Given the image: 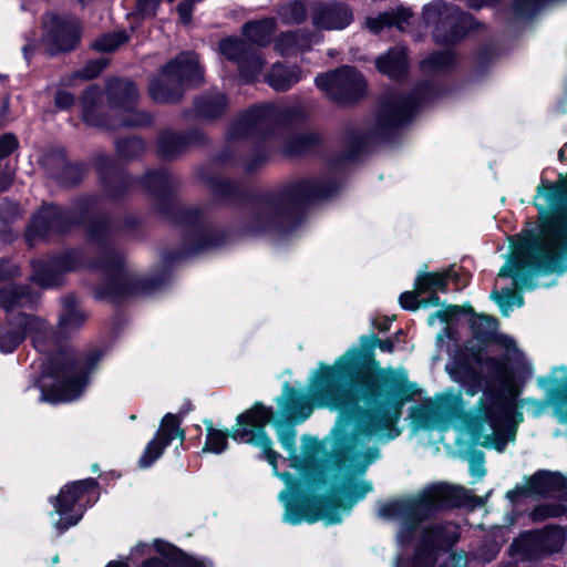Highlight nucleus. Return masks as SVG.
<instances>
[{
    "label": "nucleus",
    "mask_w": 567,
    "mask_h": 567,
    "mask_svg": "<svg viewBox=\"0 0 567 567\" xmlns=\"http://www.w3.org/2000/svg\"><path fill=\"white\" fill-rule=\"evenodd\" d=\"M424 18L427 23L435 22L434 38L437 43H453L463 34V27L467 16L460 12L456 8L447 7L443 2H433L424 8Z\"/></svg>",
    "instance_id": "13"
},
{
    "label": "nucleus",
    "mask_w": 567,
    "mask_h": 567,
    "mask_svg": "<svg viewBox=\"0 0 567 567\" xmlns=\"http://www.w3.org/2000/svg\"><path fill=\"white\" fill-rule=\"evenodd\" d=\"M423 427H440L442 430H446V425H441L437 421H430L422 424Z\"/></svg>",
    "instance_id": "59"
},
{
    "label": "nucleus",
    "mask_w": 567,
    "mask_h": 567,
    "mask_svg": "<svg viewBox=\"0 0 567 567\" xmlns=\"http://www.w3.org/2000/svg\"><path fill=\"white\" fill-rule=\"evenodd\" d=\"M518 392L484 393L468 414L466 430L473 441L487 449L503 452L508 442H514L517 425L523 421L519 408H525L535 416L547 409L543 401L524 399L517 401Z\"/></svg>",
    "instance_id": "3"
},
{
    "label": "nucleus",
    "mask_w": 567,
    "mask_h": 567,
    "mask_svg": "<svg viewBox=\"0 0 567 567\" xmlns=\"http://www.w3.org/2000/svg\"><path fill=\"white\" fill-rule=\"evenodd\" d=\"M274 28L272 19L248 22L244 25V34L252 43L264 45L269 42Z\"/></svg>",
    "instance_id": "32"
},
{
    "label": "nucleus",
    "mask_w": 567,
    "mask_h": 567,
    "mask_svg": "<svg viewBox=\"0 0 567 567\" xmlns=\"http://www.w3.org/2000/svg\"><path fill=\"white\" fill-rule=\"evenodd\" d=\"M468 462L471 475L476 480H481L486 473L484 454L482 452H474L470 456Z\"/></svg>",
    "instance_id": "43"
},
{
    "label": "nucleus",
    "mask_w": 567,
    "mask_h": 567,
    "mask_svg": "<svg viewBox=\"0 0 567 567\" xmlns=\"http://www.w3.org/2000/svg\"><path fill=\"white\" fill-rule=\"evenodd\" d=\"M48 331L47 323L35 317L19 313L13 321L0 326V351L10 353L21 343L27 332L34 333L33 343L40 348L42 336Z\"/></svg>",
    "instance_id": "14"
},
{
    "label": "nucleus",
    "mask_w": 567,
    "mask_h": 567,
    "mask_svg": "<svg viewBox=\"0 0 567 567\" xmlns=\"http://www.w3.org/2000/svg\"><path fill=\"white\" fill-rule=\"evenodd\" d=\"M81 265V256L76 251L62 254L49 261L37 260L32 264V279L42 287L60 284L61 275L76 269Z\"/></svg>",
    "instance_id": "18"
},
{
    "label": "nucleus",
    "mask_w": 567,
    "mask_h": 567,
    "mask_svg": "<svg viewBox=\"0 0 567 567\" xmlns=\"http://www.w3.org/2000/svg\"><path fill=\"white\" fill-rule=\"evenodd\" d=\"M565 509L560 506H550L548 507V517H554L563 514Z\"/></svg>",
    "instance_id": "57"
},
{
    "label": "nucleus",
    "mask_w": 567,
    "mask_h": 567,
    "mask_svg": "<svg viewBox=\"0 0 567 567\" xmlns=\"http://www.w3.org/2000/svg\"><path fill=\"white\" fill-rule=\"evenodd\" d=\"M91 364L78 359L69 351H60L50 357L39 378L40 401L64 403L78 399L84 391Z\"/></svg>",
    "instance_id": "6"
},
{
    "label": "nucleus",
    "mask_w": 567,
    "mask_h": 567,
    "mask_svg": "<svg viewBox=\"0 0 567 567\" xmlns=\"http://www.w3.org/2000/svg\"><path fill=\"white\" fill-rule=\"evenodd\" d=\"M74 103V97L68 92L60 91L55 95V105L60 109H68Z\"/></svg>",
    "instance_id": "49"
},
{
    "label": "nucleus",
    "mask_w": 567,
    "mask_h": 567,
    "mask_svg": "<svg viewBox=\"0 0 567 567\" xmlns=\"http://www.w3.org/2000/svg\"><path fill=\"white\" fill-rule=\"evenodd\" d=\"M105 268L113 272L114 293H127L135 289L137 279L124 267L123 261L120 258L110 257Z\"/></svg>",
    "instance_id": "28"
},
{
    "label": "nucleus",
    "mask_w": 567,
    "mask_h": 567,
    "mask_svg": "<svg viewBox=\"0 0 567 567\" xmlns=\"http://www.w3.org/2000/svg\"><path fill=\"white\" fill-rule=\"evenodd\" d=\"M379 330L381 331H385L389 329V326H388V322H384V323H381V324H377L375 326Z\"/></svg>",
    "instance_id": "62"
},
{
    "label": "nucleus",
    "mask_w": 567,
    "mask_h": 567,
    "mask_svg": "<svg viewBox=\"0 0 567 567\" xmlns=\"http://www.w3.org/2000/svg\"><path fill=\"white\" fill-rule=\"evenodd\" d=\"M281 214V205L277 202H265L252 213L248 229L252 234L271 231L277 227Z\"/></svg>",
    "instance_id": "23"
},
{
    "label": "nucleus",
    "mask_w": 567,
    "mask_h": 567,
    "mask_svg": "<svg viewBox=\"0 0 567 567\" xmlns=\"http://www.w3.org/2000/svg\"><path fill=\"white\" fill-rule=\"evenodd\" d=\"M458 306H446L429 317V324L433 326L436 320L447 322L453 316L458 313Z\"/></svg>",
    "instance_id": "44"
},
{
    "label": "nucleus",
    "mask_w": 567,
    "mask_h": 567,
    "mask_svg": "<svg viewBox=\"0 0 567 567\" xmlns=\"http://www.w3.org/2000/svg\"><path fill=\"white\" fill-rule=\"evenodd\" d=\"M379 348L382 351H389L390 352L393 349V343L390 340L379 341Z\"/></svg>",
    "instance_id": "58"
},
{
    "label": "nucleus",
    "mask_w": 567,
    "mask_h": 567,
    "mask_svg": "<svg viewBox=\"0 0 567 567\" xmlns=\"http://www.w3.org/2000/svg\"><path fill=\"white\" fill-rule=\"evenodd\" d=\"M68 217L64 210L55 206L43 207L32 221L34 231L41 236L64 230Z\"/></svg>",
    "instance_id": "25"
},
{
    "label": "nucleus",
    "mask_w": 567,
    "mask_h": 567,
    "mask_svg": "<svg viewBox=\"0 0 567 567\" xmlns=\"http://www.w3.org/2000/svg\"><path fill=\"white\" fill-rule=\"evenodd\" d=\"M308 143L305 136H298L292 141L293 145H290L287 152L291 155L302 152Z\"/></svg>",
    "instance_id": "51"
},
{
    "label": "nucleus",
    "mask_w": 567,
    "mask_h": 567,
    "mask_svg": "<svg viewBox=\"0 0 567 567\" xmlns=\"http://www.w3.org/2000/svg\"><path fill=\"white\" fill-rule=\"evenodd\" d=\"M127 38L124 32H116L106 34L95 41L94 47L99 51L110 52L117 49L122 43L126 42Z\"/></svg>",
    "instance_id": "42"
},
{
    "label": "nucleus",
    "mask_w": 567,
    "mask_h": 567,
    "mask_svg": "<svg viewBox=\"0 0 567 567\" xmlns=\"http://www.w3.org/2000/svg\"><path fill=\"white\" fill-rule=\"evenodd\" d=\"M278 440L282 447L290 453L296 455V430L291 425L276 424Z\"/></svg>",
    "instance_id": "41"
},
{
    "label": "nucleus",
    "mask_w": 567,
    "mask_h": 567,
    "mask_svg": "<svg viewBox=\"0 0 567 567\" xmlns=\"http://www.w3.org/2000/svg\"><path fill=\"white\" fill-rule=\"evenodd\" d=\"M9 272L4 268V264H0V281L8 277Z\"/></svg>",
    "instance_id": "60"
},
{
    "label": "nucleus",
    "mask_w": 567,
    "mask_h": 567,
    "mask_svg": "<svg viewBox=\"0 0 567 567\" xmlns=\"http://www.w3.org/2000/svg\"><path fill=\"white\" fill-rule=\"evenodd\" d=\"M311 21L317 29L342 30L353 21L352 10L344 3H316Z\"/></svg>",
    "instance_id": "20"
},
{
    "label": "nucleus",
    "mask_w": 567,
    "mask_h": 567,
    "mask_svg": "<svg viewBox=\"0 0 567 567\" xmlns=\"http://www.w3.org/2000/svg\"><path fill=\"white\" fill-rule=\"evenodd\" d=\"M491 297L498 305L504 316H509L514 307H522L524 305L523 296L513 289H503L501 292L493 291Z\"/></svg>",
    "instance_id": "33"
},
{
    "label": "nucleus",
    "mask_w": 567,
    "mask_h": 567,
    "mask_svg": "<svg viewBox=\"0 0 567 567\" xmlns=\"http://www.w3.org/2000/svg\"><path fill=\"white\" fill-rule=\"evenodd\" d=\"M138 92L134 84L127 80H115L107 84V99L110 111L117 116V120L109 122L102 117V107L99 104L101 93L97 87L91 86L82 99L83 117L94 126H132L144 123L140 118H131L134 113V103Z\"/></svg>",
    "instance_id": "7"
},
{
    "label": "nucleus",
    "mask_w": 567,
    "mask_h": 567,
    "mask_svg": "<svg viewBox=\"0 0 567 567\" xmlns=\"http://www.w3.org/2000/svg\"><path fill=\"white\" fill-rule=\"evenodd\" d=\"M219 49L225 58L238 63L239 71L247 81L254 80L264 68L262 60L250 52L247 44L239 39H225Z\"/></svg>",
    "instance_id": "19"
},
{
    "label": "nucleus",
    "mask_w": 567,
    "mask_h": 567,
    "mask_svg": "<svg viewBox=\"0 0 567 567\" xmlns=\"http://www.w3.org/2000/svg\"><path fill=\"white\" fill-rule=\"evenodd\" d=\"M8 205L10 206L11 215H14L17 213V210H18L17 205L16 204H11V203H9Z\"/></svg>",
    "instance_id": "63"
},
{
    "label": "nucleus",
    "mask_w": 567,
    "mask_h": 567,
    "mask_svg": "<svg viewBox=\"0 0 567 567\" xmlns=\"http://www.w3.org/2000/svg\"><path fill=\"white\" fill-rule=\"evenodd\" d=\"M409 9L399 8L396 11L383 12L377 17L365 19V27L374 33L380 32L386 27L395 25L398 29L403 30L404 23L411 18Z\"/></svg>",
    "instance_id": "27"
},
{
    "label": "nucleus",
    "mask_w": 567,
    "mask_h": 567,
    "mask_svg": "<svg viewBox=\"0 0 567 567\" xmlns=\"http://www.w3.org/2000/svg\"><path fill=\"white\" fill-rule=\"evenodd\" d=\"M419 295L420 293H417L416 289H415V292H413V291L403 292L399 299L401 306L404 309L416 310L421 306L420 301L417 300Z\"/></svg>",
    "instance_id": "46"
},
{
    "label": "nucleus",
    "mask_w": 567,
    "mask_h": 567,
    "mask_svg": "<svg viewBox=\"0 0 567 567\" xmlns=\"http://www.w3.org/2000/svg\"><path fill=\"white\" fill-rule=\"evenodd\" d=\"M301 72L297 66L286 68L282 64H275L267 76V82L276 91H286L297 83Z\"/></svg>",
    "instance_id": "29"
},
{
    "label": "nucleus",
    "mask_w": 567,
    "mask_h": 567,
    "mask_svg": "<svg viewBox=\"0 0 567 567\" xmlns=\"http://www.w3.org/2000/svg\"><path fill=\"white\" fill-rule=\"evenodd\" d=\"M43 41L52 51L71 50L80 39L79 23L73 18L49 14L43 22Z\"/></svg>",
    "instance_id": "15"
},
{
    "label": "nucleus",
    "mask_w": 567,
    "mask_h": 567,
    "mask_svg": "<svg viewBox=\"0 0 567 567\" xmlns=\"http://www.w3.org/2000/svg\"><path fill=\"white\" fill-rule=\"evenodd\" d=\"M565 543V533L555 527L526 532L512 544V551L523 559L539 558L558 551Z\"/></svg>",
    "instance_id": "12"
},
{
    "label": "nucleus",
    "mask_w": 567,
    "mask_h": 567,
    "mask_svg": "<svg viewBox=\"0 0 567 567\" xmlns=\"http://www.w3.org/2000/svg\"><path fill=\"white\" fill-rule=\"evenodd\" d=\"M430 89H419L411 96L393 97L385 101L380 111L383 125L394 126L409 121L417 107L427 101Z\"/></svg>",
    "instance_id": "17"
},
{
    "label": "nucleus",
    "mask_w": 567,
    "mask_h": 567,
    "mask_svg": "<svg viewBox=\"0 0 567 567\" xmlns=\"http://www.w3.org/2000/svg\"><path fill=\"white\" fill-rule=\"evenodd\" d=\"M97 483L86 478L64 485L59 494L50 498L53 511L50 512L52 527L59 535L75 526L82 518L86 506L91 505V496L96 497Z\"/></svg>",
    "instance_id": "8"
},
{
    "label": "nucleus",
    "mask_w": 567,
    "mask_h": 567,
    "mask_svg": "<svg viewBox=\"0 0 567 567\" xmlns=\"http://www.w3.org/2000/svg\"><path fill=\"white\" fill-rule=\"evenodd\" d=\"M18 147V141L13 134H4L0 137V159L11 154Z\"/></svg>",
    "instance_id": "45"
},
{
    "label": "nucleus",
    "mask_w": 567,
    "mask_h": 567,
    "mask_svg": "<svg viewBox=\"0 0 567 567\" xmlns=\"http://www.w3.org/2000/svg\"><path fill=\"white\" fill-rule=\"evenodd\" d=\"M203 81V71L198 56L194 53H183L169 62L157 79L150 85L152 97L161 103L176 101L181 95L183 84L197 85Z\"/></svg>",
    "instance_id": "10"
},
{
    "label": "nucleus",
    "mask_w": 567,
    "mask_h": 567,
    "mask_svg": "<svg viewBox=\"0 0 567 567\" xmlns=\"http://www.w3.org/2000/svg\"><path fill=\"white\" fill-rule=\"evenodd\" d=\"M227 101L223 94L204 97L198 104V111L207 117H217L226 107Z\"/></svg>",
    "instance_id": "37"
},
{
    "label": "nucleus",
    "mask_w": 567,
    "mask_h": 567,
    "mask_svg": "<svg viewBox=\"0 0 567 567\" xmlns=\"http://www.w3.org/2000/svg\"><path fill=\"white\" fill-rule=\"evenodd\" d=\"M372 489L371 483L367 481L353 482L346 481L338 494V501L347 503L342 511L326 509L320 516L309 515L306 509L299 507L292 497V492L282 491L279 494V499L285 507L284 522L298 525L302 522L315 523L322 519L327 526L339 524L342 520L343 514H348L351 507L361 501Z\"/></svg>",
    "instance_id": "9"
},
{
    "label": "nucleus",
    "mask_w": 567,
    "mask_h": 567,
    "mask_svg": "<svg viewBox=\"0 0 567 567\" xmlns=\"http://www.w3.org/2000/svg\"><path fill=\"white\" fill-rule=\"evenodd\" d=\"M464 402L460 392L447 391L436 395L433 402L416 408L419 416H445L451 417L463 411Z\"/></svg>",
    "instance_id": "22"
},
{
    "label": "nucleus",
    "mask_w": 567,
    "mask_h": 567,
    "mask_svg": "<svg viewBox=\"0 0 567 567\" xmlns=\"http://www.w3.org/2000/svg\"><path fill=\"white\" fill-rule=\"evenodd\" d=\"M185 437L184 431L181 429V422L174 414H166L155 436L148 442L144 452L138 460V466L141 468H148L157 461L169 443L179 439L183 441Z\"/></svg>",
    "instance_id": "16"
},
{
    "label": "nucleus",
    "mask_w": 567,
    "mask_h": 567,
    "mask_svg": "<svg viewBox=\"0 0 567 567\" xmlns=\"http://www.w3.org/2000/svg\"><path fill=\"white\" fill-rule=\"evenodd\" d=\"M375 66L379 72L389 78H401L408 70L405 49L401 47L390 49L384 55L377 59Z\"/></svg>",
    "instance_id": "26"
},
{
    "label": "nucleus",
    "mask_w": 567,
    "mask_h": 567,
    "mask_svg": "<svg viewBox=\"0 0 567 567\" xmlns=\"http://www.w3.org/2000/svg\"><path fill=\"white\" fill-rule=\"evenodd\" d=\"M370 339H371V340H373V339H374V336H373V334H371V336H369V337H361V341H362V342H365V341H368V340H370Z\"/></svg>",
    "instance_id": "64"
},
{
    "label": "nucleus",
    "mask_w": 567,
    "mask_h": 567,
    "mask_svg": "<svg viewBox=\"0 0 567 567\" xmlns=\"http://www.w3.org/2000/svg\"><path fill=\"white\" fill-rule=\"evenodd\" d=\"M453 275L454 272L451 269L439 272H421L415 280L417 293H424L434 290L444 291L446 289L449 279H451Z\"/></svg>",
    "instance_id": "31"
},
{
    "label": "nucleus",
    "mask_w": 567,
    "mask_h": 567,
    "mask_svg": "<svg viewBox=\"0 0 567 567\" xmlns=\"http://www.w3.org/2000/svg\"><path fill=\"white\" fill-rule=\"evenodd\" d=\"M465 489L450 485H434L417 495L391 502L380 508V515L399 523L398 542L406 544L411 540L416 526L442 505H460Z\"/></svg>",
    "instance_id": "5"
},
{
    "label": "nucleus",
    "mask_w": 567,
    "mask_h": 567,
    "mask_svg": "<svg viewBox=\"0 0 567 567\" xmlns=\"http://www.w3.org/2000/svg\"><path fill=\"white\" fill-rule=\"evenodd\" d=\"M317 86L330 99L350 103L365 93L363 76L353 68L344 66L316 78Z\"/></svg>",
    "instance_id": "11"
},
{
    "label": "nucleus",
    "mask_w": 567,
    "mask_h": 567,
    "mask_svg": "<svg viewBox=\"0 0 567 567\" xmlns=\"http://www.w3.org/2000/svg\"><path fill=\"white\" fill-rule=\"evenodd\" d=\"M329 195V190L323 188L318 182L313 181L300 182L293 190V197L298 200L319 199L328 197Z\"/></svg>",
    "instance_id": "34"
},
{
    "label": "nucleus",
    "mask_w": 567,
    "mask_h": 567,
    "mask_svg": "<svg viewBox=\"0 0 567 567\" xmlns=\"http://www.w3.org/2000/svg\"><path fill=\"white\" fill-rule=\"evenodd\" d=\"M85 319V313L78 307L76 300L73 297H68L63 300L59 321L60 329L63 332H71L80 328Z\"/></svg>",
    "instance_id": "30"
},
{
    "label": "nucleus",
    "mask_w": 567,
    "mask_h": 567,
    "mask_svg": "<svg viewBox=\"0 0 567 567\" xmlns=\"http://www.w3.org/2000/svg\"><path fill=\"white\" fill-rule=\"evenodd\" d=\"M454 62L453 53L449 50L434 53L422 62V69L427 72L439 71L451 66Z\"/></svg>",
    "instance_id": "39"
},
{
    "label": "nucleus",
    "mask_w": 567,
    "mask_h": 567,
    "mask_svg": "<svg viewBox=\"0 0 567 567\" xmlns=\"http://www.w3.org/2000/svg\"><path fill=\"white\" fill-rule=\"evenodd\" d=\"M279 17L282 22L291 24L299 23L306 18V8L302 1L292 0L279 9Z\"/></svg>",
    "instance_id": "36"
},
{
    "label": "nucleus",
    "mask_w": 567,
    "mask_h": 567,
    "mask_svg": "<svg viewBox=\"0 0 567 567\" xmlns=\"http://www.w3.org/2000/svg\"><path fill=\"white\" fill-rule=\"evenodd\" d=\"M567 158V143L559 151ZM534 205L542 220L538 239H524L514 248V259L499 270L498 277H509L519 289H534L533 280L547 272H563L567 258V173L555 183L542 181L536 188Z\"/></svg>",
    "instance_id": "2"
},
{
    "label": "nucleus",
    "mask_w": 567,
    "mask_h": 567,
    "mask_svg": "<svg viewBox=\"0 0 567 567\" xmlns=\"http://www.w3.org/2000/svg\"><path fill=\"white\" fill-rule=\"evenodd\" d=\"M29 302H31V299L25 295L24 289L9 288L0 292V307L7 312Z\"/></svg>",
    "instance_id": "35"
},
{
    "label": "nucleus",
    "mask_w": 567,
    "mask_h": 567,
    "mask_svg": "<svg viewBox=\"0 0 567 567\" xmlns=\"http://www.w3.org/2000/svg\"><path fill=\"white\" fill-rule=\"evenodd\" d=\"M528 494L545 495L554 492L567 497V477L550 472H538L530 477L526 485Z\"/></svg>",
    "instance_id": "24"
},
{
    "label": "nucleus",
    "mask_w": 567,
    "mask_h": 567,
    "mask_svg": "<svg viewBox=\"0 0 567 567\" xmlns=\"http://www.w3.org/2000/svg\"><path fill=\"white\" fill-rule=\"evenodd\" d=\"M276 47L280 53L286 54L293 49L306 50L309 48V43L305 39L297 38L295 33H286L278 39Z\"/></svg>",
    "instance_id": "40"
},
{
    "label": "nucleus",
    "mask_w": 567,
    "mask_h": 567,
    "mask_svg": "<svg viewBox=\"0 0 567 567\" xmlns=\"http://www.w3.org/2000/svg\"><path fill=\"white\" fill-rule=\"evenodd\" d=\"M477 324H484L487 332L494 331L495 328H496V321L493 318L488 317V316H480V317H477L473 321V327H475Z\"/></svg>",
    "instance_id": "52"
},
{
    "label": "nucleus",
    "mask_w": 567,
    "mask_h": 567,
    "mask_svg": "<svg viewBox=\"0 0 567 567\" xmlns=\"http://www.w3.org/2000/svg\"><path fill=\"white\" fill-rule=\"evenodd\" d=\"M151 548H154L155 551L166 557L174 567H213L208 559L187 555L178 550L172 544L161 539H155L152 545L138 544L135 550L142 554H148Z\"/></svg>",
    "instance_id": "21"
},
{
    "label": "nucleus",
    "mask_w": 567,
    "mask_h": 567,
    "mask_svg": "<svg viewBox=\"0 0 567 567\" xmlns=\"http://www.w3.org/2000/svg\"><path fill=\"white\" fill-rule=\"evenodd\" d=\"M12 183V178L8 174H0V192H4Z\"/></svg>",
    "instance_id": "55"
},
{
    "label": "nucleus",
    "mask_w": 567,
    "mask_h": 567,
    "mask_svg": "<svg viewBox=\"0 0 567 567\" xmlns=\"http://www.w3.org/2000/svg\"><path fill=\"white\" fill-rule=\"evenodd\" d=\"M106 567H128V565L123 561H111Z\"/></svg>",
    "instance_id": "61"
},
{
    "label": "nucleus",
    "mask_w": 567,
    "mask_h": 567,
    "mask_svg": "<svg viewBox=\"0 0 567 567\" xmlns=\"http://www.w3.org/2000/svg\"><path fill=\"white\" fill-rule=\"evenodd\" d=\"M381 378L394 393L400 394L406 391L408 374L405 370L386 369L382 371Z\"/></svg>",
    "instance_id": "38"
},
{
    "label": "nucleus",
    "mask_w": 567,
    "mask_h": 567,
    "mask_svg": "<svg viewBox=\"0 0 567 567\" xmlns=\"http://www.w3.org/2000/svg\"><path fill=\"white\" fill-rule=\"evenodd\" d=\"M362 351L349 349L332 365L319 363L309 380L308 394L289 384H285L282 394L277 399L280 414L288 421L301 423L312 413L309 399L320 406L340 411L339 425L347 436L343 453L349 462L350 472L362 474L379 458V450L373 442H388L399 432L392 431L401 415L403 400L385 403L378 399V386H358L341 389V382L352 380L360 373Z\"/></svg>",
    "instance_id": "1"
},
{
    "label": "nucleus",
    "mask_w": 567,
    "mask_h": 567,
    "mask_svg": "<svg viewBox=\"0 0 567 567\" xmlns=\"http://www.w3.org/2000/svg\"><path fill=\"white\" fill-rule=\"evenodd\" d=\"M556 414L559 422L567 423V399L557 403Z\"/></svg>",
    "instance_id": "53"
},
{
    "label": "nucleus",
    "mask_w": 567,
    "mask_h": 567,
    "mask_svg": "<svg viewBox=\"0 0 567 567\" xmlns=\"http://www.w3.org/2000/svg\"><path fill=\"white\" fill-rule=\"evenodd\" d=\"M261 121V114L259 111L254 110L249 114L245 115L241 121L238 123V127H243L245 130L252 128L257 126Z\"/></svg>",
    "instance_id": "47"
},
{
    "label": "nucleus",
    "mask_w": 567,
    "mask_h": 567,
    "mask_svg": "<svg viewBox=\"0 0 567 567\" xmlns=\"http://www.w3.org/2000/svg\"><path fill=\"white\" fill-rule=\"evenodd\" d=\"M271 419L272 410L256 403L250 410L237 416V423L229 433L214 429L212 422H209L206 426L207 433L203 452L223 453L227 449L228 436H231L235 441L251 444L261 450L264 457L271 465L274 474L282 480L286 485L290 486L292 484V476L289 473L278 472L277 461L279 454L272 450V441L265 432V427Z\"/></svg>",
    "instance_id": "4"
},
{
    "label": "nucleus",
    "mask_w": 567,
    "mask_h": 567,
    "mask_svg": "<svg viewBox=\"0 0 567 567\" xmlns=\"http://www.w3.org/2000/svg\"><path fill=\"white\" fill-rule=\"evenodd\" d=\"M103 66L101 61L93 62L83 71L82 76L84 79L95 78L102 71Z\"/></svg>",
    "instance_id": "50"
},
{
    "label": "nucleus",
    "mask_w": 567,
    "mask_h": 567,
    "mask_svg": "<svg viewBox=\"0 0 567 567\" xmlns=\"http://www.w3.org/2000/svg\"><path fill=\"white\" fill-rule=\"evenodd\" d=\"M452 560H453V564L455 567H462V566H465L466 565V557L462 554H453L451 556Z\"/></svg>",
    "instance_id": "56"
},
{
    "label": "nucleus",
    "mask_w": 567,
    "mask_h": 567,
    "mask_svg": "<svg viewBox=\"0 0 567 567\" xmlns=\"http://www.w3.org/2000/svg\"><path fill=\"white\" fill-rule=\"evenodd\" d=\"M158 4V0H137V8L140 12L145 16H153L157 10Z\"/></svg>",
    "instance_id": "48"
},
{
    "label": "nucleus",
    "mask_w": 567,
    "mask_h": 567,
    "mask_svg": "<svg viewBox=\"0 0 567 567\" xmlns=\"http://www.w3.org/2000/svg\"><path fill=\"white\" fill-rule=\"evenodd\" d=\"M138 567H169L166 563L157 558H148L144 560Z\"/></svg>",
    "instance_id": "54"
}]
</instances>
